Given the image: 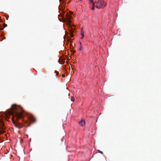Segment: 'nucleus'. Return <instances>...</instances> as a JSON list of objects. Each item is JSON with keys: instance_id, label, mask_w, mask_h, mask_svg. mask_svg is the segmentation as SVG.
Returning a JSON list of instances; mask_svg holds the SVG:
<instances>
[{"instance_id": "1", "label": "nucleus", "mask_w": 161, "mask_h": 161, "mask_svg": "<svg viewBox=\"0 0 161 161\" xmlns=\"http://www.w3.org/2000/svg\"><path fill=\"white\" fill-rule=\"evenodd\" d=\"M7 113L16 117V119H22L23 118V110L19 106L16 104H13L10 108L7 110Z\"/></svg>"}, {"instance_id": "2", "label": "nucleus", "mask_w": 161, "mask_h": 161, "mask_svg": "<svg viewBox=\"0 0 161 161\" xmlns=\"http://www.w3.org/2000/svg\"><path fill=\"white\" fill-rule=\"evenodd\" d=\"M67 23L69 25V36L71 37V38L74 35L73 34V30L75 29V26L74 25H72L71 24V20L70 15L69 14H68L67 17Z\"/></svg>"}, {"instance_id": "3", "label": "nucleus", "mask_w": 161, "mask_h": 161, "mask_svg": "<svg viewBox=\"0 0 161 161\" xmlns=\"http://www.w3.org/2000/svg\"><path fill=\"white\" fill-rule=\"evenodd\" d=\"M95 7L98 9L104 8L106 5V3L104 0H97L95 2Z\"/></svg>"}, {"instance_id": "4", "label": "nucleus", "mask_w": 161, "mask_h": 161, "mask_svg": "<svg viewBox=\"0 0 161 161\" xmlns=\"http://www.w3.org/2000/svg\"><path fill=\"white\" fill-rule=\"evenodd\" d=\"M6 129V127L3 122L2 121H0V131L2 133H4L5 132L4 130Z\"/></svg>"}, {"instance_id": "5", "label": "nucleus", "mask_w": 161, "mask_h": 161, "mask_svg": "<svg viewBox=\"0 0 161 161\" xmlns=\"http://www.w3.org/2000/svg\"><path fill=\"white\" fill-rule=\"evenodd\" d=\"M79 124L80 126H83L85 124V122L84 121L81 120L79 122Z\"/></svg>"}, {"instance_id": "6", "label": "nucleus", "mask_w": 161, "mask_h": 161, "mask_svg": "<svg viewBox=\"0 0 161 161\" xmlns=\"http://www.w3.org/2000/svg\"><path fill=\"white\" fill-rule=\"evenodd\" d=\"M30 119L32 122H35L36 121L35 118L33 116H31L30 118Z\"/></svg>"}, {"instance_id": "7", "label": "nucleus", "mask_w": 161, "mask_h": 161, "mask_svg": "<svg viewBox=\"0 0 161 161\" xmlns=\"http://www.w3.org/2000/svg\"><path fill=\"white\" fill-rule=\"evenodd\" d=\"M16 126L17 128L21 129L23 128V126L22 125L18 123Z\"/></svg>"}, {"instance_id": "8", "label": "nucleus", "mask_w": 161, "mask_h": 161, "mask_svg": "<svg viewBox=\"0 0 161 161\" xmlns=\"http://www.w3.org/2000/svg\"><path fill=\"white\" fill-rule=\"evenodd\" d=\"M12 122L14 124V125L16 126V125H17L18 123L16 122L15 121V120L13 119H12Z\"/></svg>"}, {"instance_id": "9", "label": "nucleus", "mask_w": 161, "mask_h": 161, "mask_svg": "<svg viewBox=\"0 0 161 161\" xmlns=\"http://www.w3.org/2000/svg\"><path fill=\"white\" fill-rule=\"evenodd\" d=\"M95 9V3L92 4V10H94Z\"/></svg>"}, {"instance_id": "10", "label": "nucleus", "mask_w": 161, "mask_h": 161, "mask_svg": "<svg viewBox=\"0 0 161 161\" xmlns=\"http://www.w3.org/2000/svg\"><path fill=\"white\" fill-rule=\"evenodd\" d=\"M71 101L73 102H74L75 101V98L73 96H71Z\"/></svg>"}, {"instance_id": "11", "label": "nucleus", "mask_w": 161, "mask_h": 161, "mask_svg": "<svg viewBox=\"0 0 161 161\" xmlns=\"http://www.w3.org/2000/svg\"><path fill=\"white\" fill-rule=\"evenodd\" d=\"M58 62H59V63L61 64H63L64 62V60L62 59L61 62H60L59 60L58 61Z\"/></svg>"}, {"instance_id": "12", "label": "nucleus", "mask_w": 161, "mask_h": 161, "mask_svg": "<svg viewBox=\"0 0 161 161\" xmlns=\"http://www.w3.org/2000/svg\"><path fill=\"white\" fill-rule=\"evenodd\" d=\"M81 34L82 36L81 37V38L82 39V38H83V37L84 36L83 33L82 31H81Z\"/></svg>"}, {"instance_id": "13", "label": "nucleus", "mask_w": 161, "mask_h": 161, "mask_svg": "<svg viewBox=\"0 0 161 161\" xmlns=\"http://www.w3.org/2000/svg\"><path fill=\"white\" fill-rule=\"evenodd\" d=\"M89 0L90 3H92V4H93V3H94L93 1V0Z\"/></svg>"}, {"instance_id": "14", "label": "nucleus", "mask_w": 161, "mask_h": 161, "mask_svg": "<svg viewBox=\"0 0 161 161\" xmlns=\"http://www.w3.org/2000/svg\"><path fill=\"white\" fill-rule=\"evenodd\" d=\"M3 26L4 27H5L7 26V25L5 24H3Z\"/></svg>"}, {"instance_id": "15", "label": "nucleus", "mask_w": 161, "mask_h": 161, "mask_svg": "<svg viewBox=\"0 0 161 161\" xmlns=\"http://www.w3.org/2000/svg\"><path fill=\"white\" fill-rule=\"evenodd\" d=\"M98 151L100 153H102H102H103V152H102V151H100V150H98Z\"/></svg>"}, {"instance_id": "16", "label": "nucleus", "mask_w": 161, "mask_h": 161, "mask_svg": "<svg viewBox=\"0 0 161 161\" xmlns=\"http://www.w3.org/2000/svg\"><path fill=\"white\" fill-rule=\"evenodd\" d=\"M3 28H1V27L0 28V31L3 30Z\"/></svg>"}, {"instance_id": "17", "label": "nucleus", "mask_w": 161, "mask_h": 161, "mask_svg": "<svg viewBox=\"0 0 161 161\" xmlns=\"http://www.w3.org/2000/svg\"><path fill=\"white\" fill-rule=\"evenodd\" d=\"M71 42H70V45H72V41H70Z\"/></svg>"}, {"instance_id": "18", "label": "nucleus", "mask_w": 161, "mask_h": 161, "mask_svg": "<svg viewBox=\"0 0 161 161\" xmlns=\"http://www.w3.org/2000/svg\"><path fill=\"white\" fill-rule=\"evenodd\" d=\"M62 76H63V77H65V75H62Z\"/></svg>"}, {"instance_id": "19", "label": "nucleus", "mask_w": 161, "mask_h": 161, "mask_svg": "<svg viewBox=\"0 0 161 161\" xmlns=\"http://www.w3.org/2000/svg\"><path fill=\"white\" fill-rule=\"evenodd\" d=\"M80 45H81V42H80Z\"/></svg>"}, {"instance_id": "20", "label": "nucleus", "mask_w": 161, "mask_h": 161, "mask_svg": "<svg viewBox=\"0 0 161 161\" xmlns=\"http://www.w3.org/2000/svg\"><path fill=\"white\" fill-rule=\"evenodd\" d=\"M64 40H65V39L64 38Z\"/></svg>"}]
</instances>
